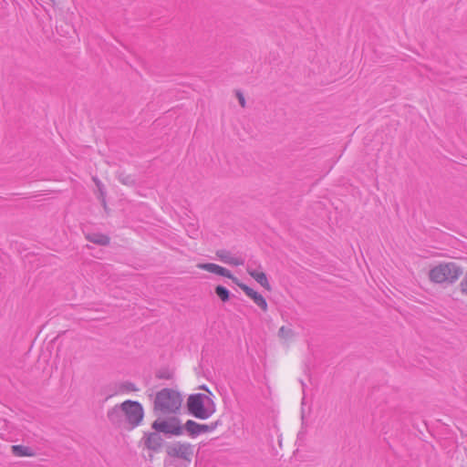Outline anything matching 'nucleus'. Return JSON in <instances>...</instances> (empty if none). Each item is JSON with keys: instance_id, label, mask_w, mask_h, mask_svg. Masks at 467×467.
Instances as JSON below:
<instances>
[{"instance_id": "obj_1", "label": "nucleus", "mask_w": 467, "mask_h": 467, "mask_svg": "<svg viewBox=\"0 0 467 467\" xmlns=\"http://www.w3.org/2000/svg\"><path fill=\"white\" fill-rule=\"evenodd\" d=\"M183 398L182 393L170 388L157 391L152 400V411L157 417L177 415L181 413Z\"/></svg>"}, {"instance_id": "obj_2", "label": "nucleus", "mask_w": 467, "mask_h": 467, "mask_svg": "<svg viewBox=\"0 0 467 467\" xmlns=\"http://www.w3.org/2000/svg\"><path fill=\"white\" fill-rule=\"evenodd\" d=\"M121 414L130 428L133 429L141 423L144 416L143 407L140 403L132 400H126L119 407H114L109 411L108 417L112 423L121 422Z\"/></svg>"}, {"instance_id": "obj_3", "label": "nucleus", "mask_w": 467, "mask_h": 467, "mask_svg": "<svg viewBox=\"0 0 467 467\" xmlns=\"http://www.w3.org/2000/svg\"><path fill=\"white\" fill-rule=\"evenodd\" d=\"M463 269L454 262L440 263L429 270V279L437 285H452L462 275Z\"/></svg>"}, {"instance_id": "obj_4", "label": "nucleus", "mask_w": 467, "mask_h": 467, "mask_svg": "<svg viewBox=\"0 0 467 467\" xmlns=\"http://www.w3.org/2000/svg\"><path fill=\"white\" fill-rule=\"evenodd\" d=\"M187 408L192 416L200 420H207L216 411L213 398L203 393L191 394L187 399Z\"/></svg>"}, {"instance_id": "obj_5", "label": "nucleus", "mask_w": 467, "mask_h": 467, "mask_svg": "<svg viewBox=\"0 0 467 467\" xmlns=\"http://www.w3.org/2000/svg\"><path fill=\"white\" fill-rule=\"evenodd\" d=\"M166 419L158 417L151 424V428L160 433L171 436H181L184 432V425L175 415L166 416Z\"/></svg>"}, {"instance_id": "obj_6", "label": "nucleus", "mask_w": 467, "mask_h": 467, "mask_svg": "<svg viewBox=\"0 0 467 467\" xmlns=\"http://www.w3.org/2000/svg\"><path fill=\"white\" fill-rule=\"evenodd\" d=\"M167 453L171 457L191 462L193 456L192 445L188 442L177 441L167 447Z\"/></svg>"}, {"instance_id": "obj_7", "label": "nucleus", "mask_w": 467, "mask_h": 467, "mask_svg": "<svg viewBox=\"0 0 467 467\" xmlns=\"http://www.w3.org/2000/svg\"><path fill=\"white\" fill-rule=\"evenodd\" d=\"M218 425V422L211 424H201L192 420H188L184 424V431L191 436L196 437L202 433L213 431Z\"/></svg>"}, {"instance_id": "obj_8", "label": "nucleus", "mask_w": 467, "mask_h": 467, "mask_svg": "<svg viewBox=\"0 0 467 467\" xmlns=\"http://www.w3.org/2000/svg\"><path fill=\"white\" fill-rule=\"evenodd\" d=\"M197 267L199 269L205 270L207 272H210V273H213V274H215L218 275H222V276L227 277L229 279H232L234 281H236V278L232 275V273L228 269H226L223 266H220L216 264L200 263L197 265Z\"/></svg>"}, {"instance_id": "obj_9", "label": "nucleus", "mask_w": 467, "mask_h": 467, "mask_svg": "<svg viewBox=\"0 0 467 467\" xmlns=\"http://www.w3.org/2000/svg\"><path fill=\"white\" fill-rule=\"evenodd\" d=\"M215 254H216V257L223 264H227V265H230L233 266L243 265L244 264V258H242L241 256L233 254L228 250H224V249L218 250V251H216Z\"/></svg>"}, {"instance_id": "obj_10", "label": "nucleus", "mask_w": 467, "mask_h": 467, "mask_svg": "<svg viewBox=\"0 0 467 467\" xmlns=\"http://www.w3.org/2000/svg\"><path fill=\"white\" fill-rule=\"evenodd\" d=\"M238 285L244 292V294L254 301V303L257 306H259L264 311L267 310V303L261 294L254 291V289H252L251 287L244 284H238Z\"/></svg>"}, {"instance_id": "obj_11", "label": "nucleus", "mask_w": 467, "mask_h": 467, "mask_svg": "<svg viewBox=\"0 0 467 467\" xmlns=\"http://www.w3.org/2000/svg\"><path fill=\"white\" fill-rule=\"evenodd\" d=\"M246 271L250 276H252L260 285L266 290H271V285L268 282L266 275L256 267H253L252 264H247Z\"/></svg>"}, {"instance_id": "obj_12", "label": "nucleus", "mask_w": 467, "mask_h": 467, "mask_svg": "<svg viewBox=\"0 0 467 467\" xmlns=\"http://www.w3.org/2000/svg\"><path fill=\"white\" fill-rule=\"evenodd\" d=\"M85 238L94 244L99 245V246H106L109 245L110 243V238L105 234L102 233H87L85 234Z\"/></svg>"}, {"instance_id": "obj_13", "label": "nucleus", "mask_w": 467, "mask_h": 467, "mask_svg": "<svg viewBox=\"0 0 467 467\" xmlns=\"http://www.w3.org/2000/svg\"><path fill=\"white\" fill-rule=\"evenodd\" d=\"M11 451L17 457H32L35 455L32 449L24 445H13Z\"/></svg>"}, {"instance_id": "obj_14", "label": "nucleus", "mask_w": 467, "mask_h": 467, "mask_svg": "<svg viewBox=\"0 0 467 467\" xmlns=\"http://www.w3.org/2000/svg\"><path fill=\"white\" fill-rule=\"evenodd\" d=\"M155 377L159 379L170 380L173 378V371L168 367H162L156 369Z\"/></svg>"}, {"instance_id": "obj_15", "label": "nucleus", "mask_w": 467, "mask_h": 467, "mask_svg": "<svg viewBox=\"0 0 467 467\" xmlns=\"http://www.w3.org/2000/svg\"><path fill=\"white\" fill-rule=\"evenodd\" d=\"M278 336L285 341H289L295 337V333L290 327H281L278 330Z\"/></svg>"}, {"instance_id": "obj_16", "label": "nucleus", "mask_w": 467, "mask_h": 467, "mask_svg": "<svg viewBox=\"0 0 467 467\" xmlns=\"http://www.w3.org/2000/svg\"><path fill=\"white\" fill-rule=\"evenodd\" d=\"M215 294L223 302H226L230 298L229 290L223 285H217L215 287Z\"/></svg>"}, {"instance_id": "obj_17", "label": "nucleus", "mask_w": 467, "mask_h": 467, "mask_svg": "<svg viewBox=\"0 0 467 467\" xmlns=\"http://www.w3.org/2000/svg\"><path fill=\"white\" fill-rule=\"evenodd\" d=\"M459 290L463 296L467 297V273L459 284Z\"/></svg>"}, {"instance_id": "obj_18", "label": "nucleus", "mask_w": 467, "mask_h": 467, "mask_svg": "<svg viewBox=\"0 0 467 467\" xmlns=\"http://www.w3.org/2000/svg\"><path fill=\"white\" fill-rule=\"evenodd\" d=\"M157 439L160 440V438L157 436V434H155V433L148 434V438H147L148 449L154 447L153 442Z\"/></svg>"}, {"instance_id": "obj_19", "label": "nucleus", "mask_w": 467, "mask_h": 467, "mask_svg": "<svg viewBox=\"0 0 467 467\" xmlns=\"http://www.w3.org/2000/svg\"><path fill=\"white\" fill-rule=\"evenodd\" d=\"M237 98L239 100L240 105L244 108L245 107V99L242 93L237 92Z\"/></svg>"}, {"instance_id": "obj_20", "label": "nucleus", "mask_w": 467, "mask_h": 467, "mask_svg": "<svg viewBox=\"0 0 467 467\" xmlns=\"http://www.w3.org/2000/svg\"><path fill=\"white\" fill-rule=\"evenodd\" d=\"M248 264H252L253 267H256L257 269L261 270V265H258L256 262H249Z\"/></svg>"}, {"instance_id": "obj_21", "label": "nucleus", "mask_w": 467, "mask_h": 467, "mask_svg": "<svg viewBox=\"0 0 467 467\" xmlns=\"http://www.w3.org/2000/svg\"><path fill=\"white\" fill-rule=\"evenodd\" d=\"M201 389H202L206 390V391L209 393V396H210V397H212V396H213L212 392L208 389V388H207V387H205V386H202V387H201Z\"/></svg>"}]
</instances>
